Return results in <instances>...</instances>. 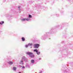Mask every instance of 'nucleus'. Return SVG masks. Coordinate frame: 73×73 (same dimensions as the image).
I'll return each mask as SVG.
<instances>
[{
	"label": "nucleus",
	"instance_id": "4",
	"mask_svg": "<svg viewBox=\"0 0 73 73\" xmlns=\"http://www.w3.org/2000/svg\"><path fill=\"white\" fill-rule=\"evenodd\" d=\"M22 40L23 41H25V38H24V37H23L22 38Z\"/></svg>",
	"mask_w": 73,
	"mask_h": 73
},
{
	"label": "nucleus",
	"instance_id": "10",
	"mask_svg": "<svg viewBox=\"0 0 73 73\" xmlns=\"http://www.w3.org/2000/svg\"><path fill=\"white\" fill-rule=\"evenodd\" d=\"M31 62H32V63H34V60H31Z\"/></svg>",
	"mask_w": 73,
	"mask_h": 73
},
{
	"label": "nucleus",
	"instance_id": "14",
	"mask_svg": "<svg viewBox=\"0 0 73 73\" xmlns=\"http://www.w3.org/2000/svg\"><path fill=\"white\" fill-rule=\"evenodd\" d=\"M30 45H32V44H30Z\"/></svg>",
	"mask_w": 73,
	"mask_h": 73
},
{
	"label": "nucleus",
	"instance_id": "17",
	"mask_svg": "<svg viewBox=\"0 0 73 73\" xmlns=\"http://www.w3.org/2000/svg\"><path fill=\"white\" fill-rule=\"evenodd\" d=\"M18 8H20V7H18Z\"/></svg>",
	"mask_w": 73,
	"mask_h": 73
},
{
	"label": "nucleus",
	"instance_id": "7",
	"mask_svg": "<svg viewBox=\"0 0 73 73\" xmlns=\"http://www.w3.org/2000/svg\"><path fill=\"white\" fill-rule=\"evenodd\" d=\"M25 20H26V19H23L22 20V21H25Z\"/></svg>",
	"mask_w": 73,
	"mask_h": 73
},
{
	"label": "nucleus",
	"instance_id": "6",
	"mask_svg": "<svg viewBox=\"0 0 73 73\" xmlns=\"http://www.w3.org/2000/svg\"><path fill=\"white\" fill-rule=\"evenodd\" d=\"M9 64L10 65H11V64H13V62H9Z\"/></svg>",
	"mask_w": 73,
	"mask_h": 73
},
{
	"label": "nucleus",
	"instance_id": "13",
	"mask_svg": "<svg viewBox=\"0 0 73 73\" xmlns=\"http://www.w3.org/2000/svg\"><path fill=\"white\" fill-rule=\"evenodd\" d=\"M22 68H25V67L24 66H23L22 67Z\"/></svg>",
	"mask_w": 73,
	"mask_h": 73
},
{
	"label": "nucleus",
	"instance_id": "19",
	"mask_svg": "<svg viewBox=\"0 0 73 73\" xmlns=\"http://www.w3.org/2000/svg\"><path fill=\"white\" fill-rule=\"evenodd\" d=\"M19 73H21V72H19Z\"/></svg>",
	"mask_w": 73,
	"mask_h": 73
},
{
	"label": "nucleus",
	"instance_id": "5",
	"mask_svg": "<svg viewBox=\"0 0 73 73\" xmlns=\"http://www.w3.org/2000/svg\"><path fill=\"white\" fill-rule=\"evenodd\" d=\"M4 23V21H1V22H0V24H1V25H2V24H3Z\"/></svg>",
	"mask_w": 73,
	"mask_h": 73
},
{
	"label": "nucleus",
	"instance_id": "9",
	"mask_svg": "<svg viewBox=\"0 0 73 73\" xmlns=\"http://www.w3.org/2000/svg\"><path fill=\"white\" fill-rule=\"evenodd\" d=\"M26 21H29V19L27 18V19H26Z\"/></svg>",
	"mask_w": 73,
	"mask_h": 73
},
{
	"label": "nucleus",
	"instance_id": "16",
	"mask_svg": "<svg viewBox=\"0 0 73 73\" xmlns=\"http://www.w3.org/2000/svg\"><path fill=\"white\" fill-rule=\"evenodd\" d=\"M21 62H23V61H21Z\"/></svg>",
	"mask_w": 73,
	"mask_h": 73
},
{
	"label": "nucleus",
	"instance_id": "8",
	"mask_svg": "<svg viewBox=\"0 0 73 73\" xmlns=\"http://www.w3.org/2000/svg\"><path fill=\"white\" fill-rule=\"evenodd\" d=\"M29 18H32V16H31L30 15H29Z\"/></svg>",
	"mask_w": 73,
	"mask_h": 73
},
{
	"label": "nucleus",
	"instance_id": "18",
	"mask_svg": "<svg viewBox=\"0 0 73 73\" xmlns=\"http://www.w3.org/2000/svg\"><path fill=\"white\" fill-rule=\"evenodd\" d=\"M22 64H24V63H22Z\"/></svg>",
	"mask_w": 73,
	"mask_h": 73
},
{
	"label": "nucleus",
	"instance_id": "3",
	"mask_svg": "<svg viewBox=\"0 0 73 73\" xmlns=\"http://www.w3.org/2000/svg\"><path fill=\"white\" fill-rule=\"evenodd\" d=\"M39 45V44H34V48H38Z\"/></svg>",
	"mask_w": 73,
	"mask_h": 73
},
{
	"label": "nucleus",
	"instance_id": "15",
	"mask_svg": "<svg viewBox=\"0 0 73 73\" xmlns=\"http://www.w3.org/2000/svg\"><path fill=\"white\" fill-rule=\"evenodd\" d=\"M41 59V58H39V60H40Z\"/></svg>",
	"mask_w": 73,
	"mask_h": 73
},
{
	"label": "nucleus",
	"instance_id": "1",
	"mask_svg": "<svg viewBox=\"0 0 73 73\" xmlns=\"http://www.w3.org/2000/svg\"><path fill=\"white\" fill-rule=\"evenodd\" d=\"M27 54H28L30 56L31 58H33L34 57V54H33V53L30 52H27L26 53Z\"/></svg>",
	"mask_w": 73,
	"mask_h": 73
},
{
	"label": "nucleus",
	"instance_id": "2",
	"mask_svg": "<svg viewBox=\"0 0 73 73\" xmlns=\"http://www.w3.org/2000/svg\"><path fill=\"white\" fill-rule=\"evenodd\" d=\"M34 52H36V53L37 54H38H38H40V52H38V50L37 49L34 50Z\"/></svg>",
	"mask_w": 73,
	"mask_h": 73
},
{
	"label": "nucleus",
	"instance_id": "11",
	"mask_svg": "<svg viewBox=\"0 0 73 73\" xmlns=\"http://www.w3.org/2000/svg\"><path fill=\"white\" fill-rule=\"evenodd\" d=\"M16 67H14L13 68V69L14 70H16Z\"/></svg>",
	"mask_w": 73,
	"mask_h": 73
},
{
	"label": "nucleus",
	"instance_id": "12",
	"mask_svg": "<svg viewBox=\"0 0 73 73\" xmlns=\"http://www.w3.org/2000/svg\"><path fill=\"white\" fill-rule=\"evenodd\" d=\"M28 45H26L25 46V47H26V48H27V47H28Z\"/></svg>",
	"mask_w": 73,
	"mask_h": 73
}]
</instances>
